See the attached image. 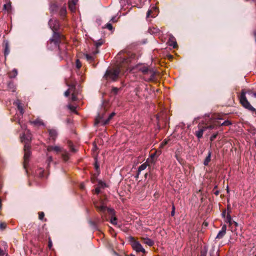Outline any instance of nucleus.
Here are the masks:
<instances>
[{
  "label": "nucleus",
  "mask_w": 256,
  "mask_h": 256,
  "mask_svg": "<svg viewBox=\"0 0 256 256\" xmlns=\"http://www.w3.org/2000/svg\"><path fill=\"white\" fill-rule=\"evenodd\" d=\"M118 62L116 68H108L104 76L108 82H115L118 78L120 74H124L130 68L132 58L124 52H120L116 56Z\"/></svg>",
  "instance_id": "1"
},
{
  "label": "nucleus",
  "mask_w": 256,
  "mask_h": 256,
  "mask_svg": "<svg viewBox=\"0 0 256 256\" xmlns=\"http://www.w3.org/2000/svg\"><path fill=\"white\" fill-rule=\"evenodd\" d=\"M62 33H53V36L49 40L48 43V48L52 50L55 48L58 47V54L61 58H63L66 55V52L65 50V44H60L64 40L65 37Z\"/></svg>",
  "instance_id": "2"
},
{
  "label": "nucleus",
  "mask_w": 256,
  "mask_h": 256,
  "mask_svg": "<svg viewBox=\"0 0 256 256\" xmlns=\"http://www.w3.org/2000/svg\"><path fill=\"white\" fill-rule=\"evenodd\" d=\"M107 200L106 197L104 196L100 198L99 201L94 202V205L97 211L100 214L102 221H108V218L106 214L113 216L114 214V210L113 208H108L106 206Z\"/></svg>",
  "instance_id": "3"
},
{
  "label": "nucleus",
  "mask_w": 256,
  "mask_h": 256,
  "mask_svg": "<svg viewBox=\"0 0 256 256\" xmlns=\"http://www.w3.org/2000/svg\"><path fill=\"white\" fill-rule=\"evenodd\" d=\"M218 120L214 121L212 124L208 125L207 124H199L198 126V130H196L194 134L198 137V138H200L202 137L204 132L207 129H214L218 125H219Z\"/></svg>",
  "instance_id": "4"
},
{
  "label": "nucleus",
  "mask_w": 256,
  "mask_h": 256,
  "mask_svg": "<svg viewBox=\"0 0 256 256\" xmlns=\"http://www.w3.org/2000/svg\"><path fill=\"white\" fill-rule=\"evenodd\" d=\"M240 102L242 105L246 108L252 111L256 112V109L254 108L248 100L246 96V92L244 90H242L240 97Z\"/></svg>",
  "instance_id": "5"
},
{
  "label": "nucleus",
  "mask_w": 256,
  "mask_h": 256,
  "mask_svg": "<svg viewBox=\"0 0 256 256\" xmlns=\"http://www.w3.org/2000/svg\"><path fill=\"white\" fill-rule=\"evenodd\" d=\"M116 115V113L113 112L111 113L108 118L106 120H104V116L103 114L101 115L99 114L97 118L95 120V124L97 125L100 123L102 124V126H105L109 124L110 120L113 118V117Z\"/></svg>",
  "instance_id": "6"
},
{
  "label": "nucleus",
  "mask_w": 256,
  "mask_h": 256,
  "mask_svg": "<svg viewBox=\"0 0 256 256\" xmlns=\"http://www.w3.org/2000/svg\"><path fill=\"white\" fill-rule=\"evenodd\" d=\"M129 241L133 250H136V252H142L144 254L146 252L141 244L138 241L136 240L134 237H130Z\"/></svg>",
  "instance_id": "7"
},
{
  "label": "nucleus",
  "mask_w": 256,
  "mask_h": 256,
  "mask_svg": "<svg viewBox=\"0 0 256 256\" xmlns=\"http://www.w3.org/2000/svg\"><path fill=\"white\" fill-rule=\"evenodd\" d=\"M139 70L141 71L143 74L148 75V80H153L154 79L156 72L152 70L149 69L148 67L145 66H142L139 68Z\"/></svg>",
  "instance_id": "8"
},
{
  "label": "nucleus",
  "mask_w": 256,
  "mask_h": 256,
  "mask_svg": "<svg viewBox=\"0 0 256 256\" xmlns=\"http://www.w3.org/2000/svg\"><path fill=\"white\" fill-rule=\"evenodd\" d=\"M31 146H24V168L26 169L31 155Z\"/></svg>",
  "instance_id": "9"
},
{
  "label": "nucleus",
  "mask_w": 256,
  "mask_h": 256,
  "mask_svg": "<svg viewBox=\"0 0 256 256\" xmlns=\"http://www.w3.org/2000/svg\"><path fill=\"white\" fill-rule=\"evenodd\" d=\"M155 155L153 154L151 156L150 159H148L146 162L141 164L138 168V174H140V172L145 170L147 166H150V164H152L155 162Z\"/></svg>",
  "instance_id": "10"
},
{
  "label": "nucleus",
  "mask_w": 256,
  "mask_h": 256,
  "mask_svg": "<svg viewBox=\"0 0 256 256\" xmlns=\"http://www.w3.org/2000/svg\"><path fill=\"white\" fill-rule=\"evenodd\" d=\"M31 140V134L28 132L26 134H24L21 136V141L24 144V146H30Z\"/></svg>",
  "instance_id": "11"
},
{
  "label": "nucleus",
  "mask_w": 256,
  "mask_h": 256,
  "mask_svg": "<svg viewBox=\"0 0 256 256\" xmlns=\"http://www.w3.org/2000/svg\"><path fill=\"white\" fill-rule=\"evenodd\" d=\"M49 26L53 32H56L59 27V22L56 19H52L49 21Z\"/></svg>",
  "instance_id": "12"
},
{
  "label": "nucleus",
  "mask_w": 256,
  "mask_h": 256,
  "mask_svg": "<svg viewBox=\"0 0 256 256\" xmlns=\"http://www.w3.org/2000/svg\"><path fill=\"white\" fill-rule=\"evenodd\" d=\"M93 42H94L96 50L92 52V55L94 56L99 53L100 51L98 48L104 43V40L101 38L98 40H93Z\"/></svg>",
  "instance_id": "13"
},
{
  "label": "nucleus",
  "mask_w": 256,
  "mask_h": 256,
  "mask_svg": "<svg viewBox=\"0 0 256 256\" xmlns=\"http://www.w3.org/2000/svg\"><path fill=\"white\" fill-rule=\"evenodd\" d=\"M167 44L169 46H172L174 48H176L178 47L176 39L172 34L169 35L168 40L167 42Z\"/></svg>",
  "instance_id": "14"
},
{
  "label": "nucleus",
  "mask_w": 256,
  "mask_h": 256,
  "mask_svg": "<svg viewBox=\"0 0 256 256\" xmlns=\"http://www.w3.org/2000/svg\"><path fill=\"white\" fill-rule=\"evenodd\" d=\"M158 13V8H157L154 6L150 10H148L146 16L147 18L151 17H155L157 15Z\"/></svg>",
  "instance_id": "15"
},
{
  "label": "nucleus",
  "mask_w": 256,
  "mask_h": 256,
  "mask_svg": "<svg viewBox=\"0 0 256 256\" xmlns=\"http://www.w3.org/2000/svg\"><path fill=\"white\" fill-rule=\"evenodd\" d=\"M226 224H224L222 226L221 230L218 232L217 236H216V238L218 239H221L226 234Z\"/></svg>",
  "instance_id": "16"
},
{
  "label": "nucleus",
  "mask_w": 256,
  "mask_h": 256,
  "mask_svg": "<svg viewBox=\"0 0 256 256\" xmlns=\"http://www.w3.org/2000/svg\"><path fill=\"white\" fill-rule=\"evenodd\" d=\"M46 150L48 152L54 151L56 153H58L62 151V148L58 146H47Z\"/></svg>",
  "instance_id": "17"
},
{
  "label": "nucleus",
  "mask_w": 256,
  "mask_h": 256,
  "mask_svg": "<svg viewBox=\"0 0 256 256\" xmlns=\"http://www.w3.org/2000/svg\"><path fill=\"white\" fill-rule=\"evenodd\" d=\"M48 131L50 137L54 142L58 135L56 130L54 129H49Z\"/></svg>",
  "instance_id": "18"
},
{
  "label": "nucleus",
  "mask_w": 256,
  "mask_h": 256,
  "mask_svg": "<svg viewBox=\"0 0 256 256\" xmlns=\"http://www.w3.org/2000/svg\"><path fill=\"white\" fill-rule=\"evenodd\" d=\"M141 241L143 243H144L150 246H152L154 244V241L148 238H142Z\"/></svg>",
  "instance_id": "19"
},
{
  "label": "nucleus",
  "mask_w": 256,
  "mask_h": 256,
  "mask_svg": "<svg viewBox=\"0 0 256 256\" xmlns=\"http://www.w3.org/2000/svg\"><path fill=\"white\" fill-rule=\"evenodd\" d=\"M4 54L5 57H6L10 53V48H9V44L8 41L4 42Z\"/></svg>",
  "instance_id": "20"
},
{
  "label": "nucleus",
  "mask_w": 256,
  "mask_h": 256,
  "mask_svg": "<svg viewBox=\"0 0 256 256\" xmlns=\"http://www.w3.org/2000/svg\"><path fill=\"white\" fill-rule=\"evenodd\" d=\"M8 88L12 92H14L16 89L15 85L12 81H9L8 82Z\"/></svg>",
  "instance_id": "21"
},
{
  "label": "nucleus",
  "mask_w": 256,
  "mask_h": 256,
  "mask_svg": "<svg viewBox=\"0 0 256 256\" xmlns=\"http://www.w3.org/2000/svg\"><path fill=\"white\" fill-rule=\"evenodd\" d=\"M30 122L32 124H33L34 125L36 126H40L44 125V122H42V121L40 119H39V118H36V120H34L30 121Z\"/></svg>",
  "instance_id": "22"
},
{
  "label": "nucleus",
  "mask_w": 256,
  "mask_h": 256,
  "mask_svg": "<svg viewBox=\"0 0 256 256\" xmlns=\"http://www.w3.org/2000/svg\"><path fill=\"white\" fill-rule=\"evenodd\" d=\"M211 154H212V152L210 150L208 152V155L206 158H205V160H204V166H206L208 165L209 162L211 160Z\"/></svg>",
  "instance_id": "23"
},
{
  "label": "nucleus",
  "mask_w": 256,
  "mask_h": 256,
  "mask_svg": "<svg viewBox=\"0 0 256 256\" xmlns=\"http://www.w3.org/2000/svg\"><path fill=\"white\" fill-rule=\"evenodd\" d=\"M116 212H114V214L113 216L110 215L108 214L110 218V222L113 225L117 224V218L115 216Z\"/></svg>",
  "instance_id": "24"
},
{
  "label": "nucleus",
  "mask_w": 256,
  "mask_h": 256,
  "mask_svg": "<svg viewBox=\"0 0 256 256\" xmlns=\"http://www.w3.org/2000/svg\"><path fill=\"white\" fill-rule=\"evenodd\" d=\"M224 218V222H226L228 223L230 226H232V220L230 214H229V213L226 214V216Z\"/></svg>",
  "instance_id": "25"
},
{
  "label": "nucleus",
  "mask_w": 256,
  "mask_h": 256,
  "mask_svg": "<svg viewBox=\"0 0 256 256\" xmlns=\"http://www.w3.org/2000/svg\"><path fill=\"white\" fill-rule=\"evenodd\" d=\"M44 170L42 168H39L38 169L36 172V174L40 178H43L44 177Z\"/></svg>",
  "instance_id": "26"
},
{
  "label": "nucleus",
  "mask_w": 256,
  "mask_h": 256,
  "mask_svg": "<svg viewBox=\"0 0 256 256\" xmlns=\"http://www.w3.org/2000/svg\"><path fill=\"white\" fill-rule=\"evenodd\" d=\"M84 58L86 59V60L90 62H93L94 60V57L92 55L86 54H84Z\"/></svg>",
  "instance_id": "27"
},
{
  "label": "nucleus",
  "mask_w": 256,
  "mask_h": 256,
  "mask_svg": "<svg viewBox=\"0 0 256 256\" xmlns=\"http://www.w3.org/2000/svg\"><path fill=\"white\" fill-rule=\"evenodd\" d=\"M121 88H118L116 87H112L111 90V94L114 95H116L118 94V91Z\"/></svg>",
  "instance_id": "28"
},
{
  "label": "nucleus",
  "mask_w": 256,
  "mask_h": 256,
  "mask_svg": "<svg viewBox=\"0 0 256 256\" xmlns=\"http://www.w3.org/2000/svg\"><path fill=\"white\" fill-rule=\"evenodd\" d=\"M88 224L90 226L94 227L95 229L98 228L97 222L94 220H88Z\"/></svg>",
  "instance_id": "29"
},
{
  "label": "nucleus",
  "mask_w": 256,
  "mask_h": 256,
  "mask_svg": "<svg viewBox=\"0 0 256 256\" xmlns=\"http://www.w3.org/2000/svg\"><path fill=\"white\" fill-rule=\"evenodd\" d=\"M18 74V72L17 70L16 69H14L12 70V71L9 74V76L10 78H15L16 76Z\"/></svg>",
  "instance_id": "30"
},
{
  "label": "nucleus",
  "mask_w": 256,
  "mask_h": 256,
  "mask_svg": "<svg viewBox=\"0 0 256 256\" xmlns=\"http://www.w3.org/2000/svg\"><path fill=\"white\" fill-rule=\"evenodd\" d=\"M104 28H106L108 29V30H110V31L112 30L113 29L112 24L110 22H109L107 23L105 25V26L104 27Z\"/></svg>",
  "instance_id": "31"
},
{
  "label": "nucleus",
  "mask_w": 256,
  "mask_h": 256,
  "mask_svg": "<svg viewBox=\"0 0 256 256\" xmlns=\"http://www.w3.org/2000/svg\"><path fill=\"white\" fill-rule=\"evenodd\" d=\"M68 86H69V88L68 90H70V92H75L76 90V86L74 84H71L69 85L68 84Z\"/></svg>",
  "instance_id": "32"
},
{
  "label": "nucleus",
  "mask_w": 256,
  "mask_h": 256,
  "mask_svg": "<svg viewBox=\"0 0 256 256\" xmlns=\"http://www.w3.org/2000/svg\"><path fill=\"white\" fill-rule=\"evenodd\" d=\"M69 8L72 12H74L76 10V4H72V3H68Z\"/></svg>",
  "instance_id": "33"
},
{
  "label": "nucleus",
  "mask_w": 256,
  "mask_h": 256,
  "mask_svg": "<svg viewBox=\"0 0 256 256\" xmlns=\"http://www.w3.org/2000/svg\"><path fill=\"white\" fill-rule=\"evenodd\" d=\"M98 186L100 188H104L106 186V184L101 180H100L98 184Z\"/></svg>",
  "instance_id": "34"
},
{
  "label": "nucleus",
  "mask_w": 256,
  "mask_h": 256,
  "mask_svg": "<svg viewBox=\"0 0 256 256\" xmlns=\"http://www.w3.org/2000/svg\"><path fill=\"white\" fill-rule=\"evenodd\" d=\"M62 158L64 161H67L69 158L68 154L67 152L62 154Z\"/></svg>",
  "instance_id": "35"
},
{
  "label": "nucleus",
  "mask_w": 256,
  "mask_h": 256,
  "mask_svg": "<svg viewBox=\"0 0 256 256\" xmlns=\"http://www.w3.org/2000/svg\"><path fill=\"white\" fill-rule=\"evenodd\" d=\"M4 8L8 11L11 8V4L10 2H8L6 4H5L4 6Z\"/></svg>",
  "instance_id": "36"
},
{
  "label": "nucleus",
  "mask_w": 256,
  "mask_h": 256,
  "mask_svg": "<svg viewBox=\"0 0 256 256\" xmlns=\"http://www.w3.org/2000/svg\"><path fill=\"white\" fill-rule=\"evenodd\" d=\"M207 249L206 248H204V249L200 251V256H206L207 254Z\"/></svg>",
  "instance_id": "37"
},
{
  "label": "nucleus",
  "mask_w": 256,
  "mask_h": 256,
  "mask_svg": "<svg viewBox=\"0 0 256 256\" xmlns=\"http://www.w3.org/2000/svg\"><path fill=\"white\" fill-rule=\"evenodd\" d=\"M6 226V224L5 222H1L0 223V230H4Z\"/></svg>",
  "instance_id": "38"
},
{
  "label": "nucleus",
  "mask_w": 256,
  "mask_h": 256,
  "mask_svg": "<svg viewBox=\"0 0 256 256\" xmlns=\"http://www.w3.org/2000/svg\"><path fill=\"white\" fill-rule=\"evenodd\" d=\"M44 216V214L42 212H38V218L40 220H42Z\"/></svg>",
  "instance_id": "39"
},
{
  "label": "nucleus",
  "mask_w": 256,
  "mask_h": 256,
  "mask_svg": "<svg viewBox=\"0 0 256 256\" xmlns=\"http://www.w3.org/2000/svg\"><path fill=\"white\" fill-rule=\"evenodd\" d=\"M218 123H219V125H218L217 126H220V124H221L222 126H229L230 124H231V122L228 121V120H225L222 124H220V122H218Z\"/></svg>",
  "instance_id": "40"
},
{
  "label": "nucleus",
  "mask_w": 256,
  "mask_h": 256,
  "mask_svg": "<svg viewBox=\"0 0 256 256\" xmlns=\"http://www.w3.org/2000/svg\"><path fill=\"white\" fill-rule=\"evenodd\" d=\"M53 158L52 156H48L46 160V162H48V166H50V163L52 162Z\"/></svg>",
  "instance_id": "41"
},
{
  "label": "nucleus",
  "mask_w": 256,
  "mask_h": 256,
  "mask_svg": "<svg viewBox=\"0 0 256 256\" xmlns=\"http://www.w3.org/2000/svg\"><path fill=\"white\" fill-rule=\"evenodd\" d=\"M17 107L18 110H20V114H22L24 112V111L22 106L20 104H18Z\"/></svg>",
  "instance_id": "42"
},
{
  "label": "nucleus",
  "mask_w": 256,
  "mask_h": 256,
  "mask_svg": "<svg viewBox=\"0 0 256 256\" xmlns=\"http://www.w3.org/2000/svg\"><path fill=\"white\" fill-rule=\"evenodd\" d=\"M94 168H95L96 170V172H98V174H99V172H100V167H99L97 161H96V162L94 163Z\"/></svg>",
  "instance_id": "43"
},
{
  "label": "nucleus",
  "mask_w": 256,
  "mask_h": 256,
  "mask_svg": "<svg viewBox=\"0 0 256 256\" xmlns=\"http://www.w3.org/2000/svg\"><path fill=\"white\" fill-rule=\"evenodd\" d=\"M68 108L72 111V112H76V108L74 106H72V105H68Z\"/></svg>",
  "instance_id": "44"
},
{
  "label": "nucleus",
  "mask_w": 256,
  "mask_h": 256,
  "mask_svg": "<svg viewBox=\"0 0 256 256\" xmlns=\"http://www.w3.org/2000/svg\"><path fill=\"white\" fill-rule=\"evenodd\" d=\"M118 17H117L116 16H114L111 18L110 22H116L118 21Z\"/></svg>",
  "instance_id": "45"
},
{
  "label": "nucleus",
  "mask_w": 256,
  "mask_h": 256,
  "mask_svg": "<svg viewBox=\"0 0 256 256\" xmlns=\"http://www.w3.org/2000/svg\"><path fill=\"white\" fill-rule=\"evenodd\" d=\"M218 133L212 134V135L210 136V141H211V142L214 141V140L216 138V137H217V136H218Z\"/></svg>",
  "instance_id": "46"
},
{
  "label": "nucleus",
  "mask_w": 256,
  "mask_h": 256,
  "mask_svg": "<svg viewBox=\"0 0 256 256\" xmlns=\"http://www.w3.org/2000/svg\"><path fill=\"white\" fill-rule=\"evenodd\" d=\"M72 101H76L77 100L76 95V92H72Z\"/></svg>",
  "instance_id": "47"
},
{
  "label": "nucleus",
  "mask_w": 256,
  "mask_h": 256,
  "mask_svg": "<svg viewBox=\"0 0 256 256\" xmlns=\"http://www.w3.org/2000/svg\"><path fill=\"white\" fill-rule=\"evenodd\" d=\"M76 66L78 68H80L82 66L81 63L78 60H77L76 61Z\"/></svg>",
  "instance_id": "48"
},
{
  "label": "nucleus",
  "mask_w": 256,
  "mask_h": 256,
  "mask_svg": "<svg viewBox=\"0 0 256 256\" xmlns=\"http://www.w3.org/2000/svg\"><path fill=\"white\" fill-rule=\"evenodd\" d=\"M95 222H97V225L98 224H100L101 222H104V221H102V218H96V219H95Z\"/></svg>",
  "instance_id": "49"
},
{
  "label": "nucleus",
  "mask_w": 256,
  "mask_h": 256,
  "mask_svg": "<svg viewBox=\"0 0 256 256\" xmlns=\"http://www.w3.org/2000/svg\"><path fill=\"white\" fill-rule=\"evenodd\" d=\"M52 243L51 239L49 238L48 240V247L50 249H51L52 247Z\"/></svg>",
  "instance_id": "50"
},
{
  "label": "nucleus",
  "mask_w": 256,
  "mask_h": 256,
  "mask_svg": "<svg viewBox=\"0 0 256 256\" xmlns=\"http://www.w3.org/2000/svg\"><path fill=\"white\" fill-rule=\"evenodd\" d=\"M69 146H70V148L72 152H76V150L74 148L71 142L70 143Z\"/></svg>",
  "instance_id": "51"
},
{
  "label": "nucleus",
  "mask_w": 256,
  "mask_h": 256,
  "mask_svg": "<svg viewBox=\"0 0 256 256\" xmlns=\"http://www.w3.org/2000/svg\"><path fill=\"white\" fill-rule=\"evenodd\" d=\"M227 210H228L227 214L229 213V214H230L232 212V210H231L230 205V204H228V206H227Z\"/></svg>",
  "instance_id": "52"
},
{
  "label": "nucleus",
  "mask_w": 256,
  "mask_h": 256,
  "mask_svg": "<svg viewBox=\"0 0 256 256\" xmlns=\"http://www.w3.org/2000/svg\"><path fill=\"white\" fill-rule=\"evenodd\" d=\"M100 188L99 187L97 186L96 188H95V194H98L100 192Z\"/></svg>",
  "instance_id": "53"
},
{
  "label": "nucleus",
  "mask_w": 256,
  "mask_h": 256,
  "mask_svg": "<svg viewBox=\"0 0 256 256\" xmlns=\"http://www.w3.org/2000/svg\"><path fill=\"white\" fill-rule=\"evenodd\" d=\"M66 13V8H63L61 10V14L64 15Z\"/></svg>",
  "instance_id": "54"
},
{
  "label": "nucleus",
  "mask_w": 256,
  "mask_h": 256,
  "mask_svg": "<svg viewBox=\"0 0 256 256\" xmlns=\"http://www.w3.org/2000/svg\"><path fill=\"white\" fill-rule=\"evenodd\" d=\"M70 92V90H68L64 92V96L66 97H68V96H69Z\"/></svg>",
  "instance_id": "55"
},
{
  "label": "nucleus",
  "mask_w": 256,
  "mask_h": 256,
  "mask_svg": "<svg viewBox=\"0 0 256 256\" xmlns=\"http://www.w3.org/2000/svg\"><path fill=\"white\" fill-rule=\"evenodd\" d=\"M226 210H224L222 212V216L223 218H226Z\"/></svg>",
  "instance_id": "56"
},
{
  "label": "nucleus",
  "mask_w": 256,
  "mask_h": 256,
  "mask_svg": "<svg viewBox=\"0 0 256 256\" xmlns=\"http://www.w3.org/2000/svg\"><path fill=\"white\" fill-rule=\"evenodd\" d=\"M78 0H69L68 3H72V4H76Z\"/></svg>",
  "instance_id": "57"
},
{
  "label": "nucleus",
  "mask_w": 256,
  "mask_h": 256,
  "mask_svg": "<svg viewBox=\"0 0 256 256\" xmlns=\"http://www.w3.org/2000/svg\"><path fill=\"white\" fill-rule=\"evenodd\" d=\"M168 142V140H164L162 144L161 145L162 146H164L166 145Z\"/></svg>",
  "instance_id": "58"
},
{
  "label": "nucleus",
  "mask_w": 256,
  "mask_h": 256,
  "mask_svg": "<svg viewBox=\"0 0 256 256\" xmlns=\"http://www.w3.org/2000/svg\"><path fill=\"white\" fill-rule=\"evenodd\" d=\"M214 194L216 195V196H218L220 194V191L219 190H216V191H214Z\"/></svg>",
  "instance_id": "59"
},
{
  "label": "nucleus",
  "mask_w": 256,
  "mask_h": 256,
  "mask_svg": "<svg viewBox=\"0 0 256 256\" xmlns=\"http://www.w3.org/2000/svg\"><path fill=\"white\" fill-rule=\"evenodd\" d=\"M232 224H234L236 226H238V224L234 220H232Z\"/></svg>",
  "instance_id": "60"
},
{
  "label": "nucleus",
  "mask_w": 256,
  "mask_h": 256,
  "mask_svg": "<svg viewBox=\"0 0 256 256\" xmlns=\"http://www.w3.org/2000/svg\"><path fill=\"white\" fill-rule=\"evenodd\" d=\"M174 214H175V211H174V210H172V212H171V216H174Z\"/></svg>",
  "instance_id": "61"
},
{
  "label": "nucleus",
  "mask_w": 256,
  "mask_h": 256,
  "mask_svg": "<svg viewBox=\"0 0 256 256\" xmlns=\"http://www.w3.org/2000/svg\"><path fill=\"white\" fill-rule=\"evenodd\" d=\"M175 156H176V158L177 159V160L180 161V158L177 156V154H176Z\"/></svg>",
  "instance_id": "62"
},
{
  "label": "nucleus",
  "mask_w": 256,
  "mask_h": 256,
  "mask_svg": "<svg viewBox=\"0 0 256 256\" xmlns=\"http://www.w3.org/2000/svg\"><path fill=\"white\" fill-rule=\"evenodd\" d=\"M139 174H138V170L137 174H136V178H138Z\"/></svg>",
  "instance_id": "63"
},
{
  "label": "nucleus",
  "mask_w": 256,
  "mask_h": 256,
  "mask_svg": "<svg viewBox=\"0 0 256 256\" xmlns=\"http://www.w3.org/2000/svg\"><path fill=\"white\" fill-rule=\"evenodd\" d=\"M253 95H254V97H256V92H254V93L253 94Z\"/></svg>",
  "instance_id": "64"
}]
</instances>
